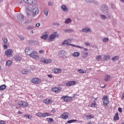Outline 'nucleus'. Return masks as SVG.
<instances>
[{
  "label": "nucleus",
  "mask_w": 124,
  "mask_h": 124,
  "mask_svg": "<svg viewBox=\"0 0 124 124\" xmlns=\"http://www.w3.org/2000/svg\"><path fill=\"white\" fill-rule=\"evenodd\" d=\"M51 116V114L49 113H43V117H49Z\"/></svg>",
  "instance_id": "34"
},
{
  "label": "nucleus",
  "mask_w": 124,
  "mask_h": 124,
  "mask_svg": "<svg viewBox=\"0 0 124 124\" xmlns=\"http://www.w3.org/2000/svg\"><path fill=\"white\" fill-rule=\"evenodd\" d=\"M30 56L33 59H38V58H39L38 53H37V52L35 51H33L32 52H31Z\"/></svg>",
  "instance_id": "7"
},
{
  "label": "nucleus",
  "mask_w": 124,
  "mask_h": 124,
  "mask_svg": "<svg viewBox=\"0 0 124 124\" xmlns=\"http://www.w3.org/2000/svg\"><path fill=\"white\" fill-rule=\"evenodd\" d=\"M52 113H56V110L55 109H53L51 110Z\"/></svg>",
  "instance_id": "58"
},
{
  "label": "nucleus",
  "mask_w": 124,
  "mask_h": 124,
  "mask_svg": "<svg viewBox=\"0 0 124 124\" xmlns=\"http://www.w3.org/2000/svg\"><path fill=\"white\" fill-rule=\"evenodd\" d=\"M24 118H27L28 119H32V116L29 114H25L24 115Z\"/></svg>",
  "instance_id": "36"
},
{
  "label": "nucleus",
  "mask_w": 124,
  "mask_h": 124,
  "mask_svg": "<svg viewBox=\"0 0 124 124\" xmlns=\"http://www.w3.org/2000/svg\"><path fill=\"white\" fill-rule=\"evenodd\" d=\"M57 36H59V33H58L57 32H54L49 36L48 41L50 42L54 41L56 37H57Z\"/></svg>",
  "instance_id": "1"
},
{
  "label": "nucleus",
  "mask_w": 124,
  "mask_h": 124,
  "mask_svg": "<svg viewBox=\"0 0 124 124\" xmlns=\"http://www.w3.org/2000/svg\"><path fill=\"white\" fill-rule=\"evenodd\" d=\"M15 59L16 61H17V62H19L22 60V58L20 57L18 55H16L15 56Z\"/></svg>",
  "instance_id": "21"
},
{
  "label": "nucleus",
  "mask_w": 124,
  "mask_h": 124,
  "mask_svg": "<svg viewBox=\"0 0 124 124\" xmlns=\"http://www.w3.org/2000/svg\"><path fill=\"white\" fill-rule=\"evenodd\" d=\"M97 105L96 102H93L91 104V107H92V108H94L96 107Z\"/></svg>",
  "instance_id": "39"
},
{
  "label": "nucleus",
  "mask_w": 124,
  "mask_h": 124,
  "mask_svg": "<svg viewBox=\"0 0 124 124\" xmlns=\"http://www.w3.org/2000/svg\"><path fill=\"white\" fill-rule=\"evenodd\" d=\"M62 87H55L52 88V91L53 92L56 93H58L62 92Z\"/></svg>",
  "instance_id": "5"
},
{
  "label": "nucleus",
  "mask_w": 124,
  "mask_h": 124,
  "mask_svg": "<svg viewBox=\"0 0 124 124\" xmlns=\"http://www.w3.org/2000/svg\"><path fill=\"white\" fill-rule=\"evenodd\" d=\"M103 42H108L109 41V39L108 38H105L103 39Z\"/></svg>",
  "instance_id": "44"
},
{
  "label": "nucleus",
  "mask_w": 124,
  "mask_h": 124,
  "mask_svg": "<svg viewBox=\"0 0 124 124\" xmlns=\"http://www.w3.org/2000/svg\"><path fill=\"white\" fill-rule=\"evenodd\" d=\"M102 100H103V104L104 106H107L110 102L109 99H108V97L107 95L104 96Z\"/></svg>",
  "instance_id": "2"
},
{
  "label": "nucleus",
  "mask_w": 124,
  "mask_h": 124,
  "mask_svg": "<svg viewBox=\"0 0 124 124\" xmlns=\"http://www.w3.org/2000/svg\"><path fill=\"white\" fill-rule=\"evenodd\" d=\"M44 103L45 104L49 105V104H51V103H53V100L50 99H46L43 100Z\"/></svg>",
  "instance_id": "14"
},
{
  "label": "nucleus",
  "mask_w": 124,
  "mask_h": 124,
  "mask_svg": "<svg viewBox=\"0 0 124 124\" xmlns=\"http://www.w3.org/2000/svg\"><path fill=\"white\" fill-rule=\"evenodd\" d=\"M47 76L49 78H52V75L50 74V75H47Z\"/></svg>",
  "instance_id": "59"
},
{
  "label": "nucleus",
  "mask_w": 124,
  "mask_h": 124,
  "mask_svg": "<svg viewBox=\"0 0 124 124\" xmlns=\"http://www.w3.org/2000/svg\"><path fill=\"white\" fill-rule=\"evenodd\" d=\"M118 60H119L118 56H114L112 58V61H113V62H115V61H118Z\"/></svg>",
  "instance_id": "37"
},
{
  "label": "nucleus",
  "mask_w": 124,
  "mask_h": 124,
  "mask_svg": "<svg viewBox=\"0 0 124 124\" xmlns=\"http://www.w3.org/2000/svg\"><path fill=\"white\" fill-rule=\"evenodd\" d=\"M71 42V40L70 39H68V40H66L65 41H64L63 42V44H66V45H71V46H73L74 47H75V45H71L69 43H70Z\"/></svg>",
  "instance_id": "15"
},
{
  "label": "nucleus",
  "mask_w": 124,
  "mask_h": 124,
  "mask_svg": "<svg viewBox=\"0 0 124 124\" xmlns=\"http://www.w3.org/2000/svg\"><path fill=\"white\" fill-rule=\"evenodd\" d=\"M88 52L83 53L82 55V58H87V57H88Z\"/></svg>",
  "instance_id": "43"
},
{
  "label": "nucleus",
  "mask_w": 124,
  "mask_h": 124,
  "mask_svg": "<svg viewBox=\"0 0 124 124\" xmlns=\"http://www.w3.org/2000/svg\"><path fill=\"white\" fill-rule=\"evenodd\" d=\"M23 1L26 3H29V4H35L36 3L35 0H23Z\"/></svg>",
  "instance_id": "10"
},
{
  "label": "nucleus",
  "mask_w": 124,
  "mask_h": 124,
  "mask_svg": "<svg viewBox=\"0 0 124 124\" xmlns=\"http://www.w3.org/2000/svg\"><path fill=\"white\" fill-rule=\"evenodd\" d=\"M87 124H92V123H91V122H88V123H87Z\"/></svg>",
  "instance_id": "64"
},
{
  "label": "nucleus",
  "mask_w": 124,
  "mask_h": 124,
  "mask_svg": "<svg viewBox=\"0 0 124 124\" xmlns=\"http://www.w3.org/2000/svg\"><path fill=\"white\" fill-rule=\"evenodd\" d=\"M27 106H29V103H28V102L23 101H22V107H27Z\"/></svg>",
  "instance_id": "29"
},
{
  "label": "nucleus",
  "mask_w": 124,
  "mask_h": 124,
  "mask_svg": "<svg viewBox=\"0 0 124 124\" xmlns=\"http://www.w3.org/2000/svg\"><path fill=\"white\" fill-rule=\"evenodd\" d=\"M36 115L37 116V117L42 118V117H43V113H42L41 112H38L36 114Z\"/></svg>",
  "instance_id": "33"
},
{
  "label": "nucleus",
  "mask_w": 124,
  "mask_h": 124,
  "mask_svg": "<svg viewBox=\"0 0 124 124\" xmlns=\"http://www.w3.org/2000/svg\"><path fill=\"white\" fill-rule=\"evenodd\" d=\"M40 62H43V63H50L52 62V60L51 59H46L45 58H41Z\"/></svg>",
  "instance_id": "4"
},
{
  "label": "nucleus",
  "mask_w": 124,
  "mask_h": 124,
  "mask_svg": "<svg viewBox=\"0 0 124 124\" xmlns=\"http://www.w3.org/2000/svg\"><path fill=\"white\" fill-rule=\"evenodd\" d=\"M49 121H48L49 123H50H50H53V122H54V119H53V118H47V120H49Z\"/></svg>",
  "instance_id": "46"
},
{
  "label": "nucleus",
  "mask_w": 124,
  "mask_h": 124,
  "mask_svg": "<svg viewBox=\"0 0 124 124\" xmlns=\"http://www.w3.org/2000/svg\"><path fill=\"white\" fill-rule=\"evenodd\" d=\"M54 73H61L62 72V69L60 68H56L53 70Z\"/></svg>",
  "instance_id": "18"
},
{
  "label": "nucleus",
  "mask_w": 124,
  "mask_h": 124,
  "mask_svg": "<svg viewBox=\"0 0 124 124\" xmlns=\"http://www.w3.org/2000/svg\"><path fill=\"white\" fill-rule=\"evenodd\" d=\"M17 104H18V105H19V106L22 107V105H23V101H20L18 102H17Z\"/></svg>",
  "instance_id": "42"
},
{
  "label": "nucleus",
  "mask_w": 124,
  "mask_h": 124,
  "mask_svg": "<svg viewBox=\"0 0 124 124\" xmlns=\"http://www.w3.org/2000/svg\"><path fill=\"white\" fill-rule=\"evenodd\" d=\"M39 26H40V23H37V24L35 25V27H39Z\"/></svg>",
  "instance_id": "56"
},
{
  "label": "nucleus",
  "mask_w": 124,
  "mask_h": 124,
  "mask_svg": "<svg viewBox=\"0 0 124 124\" xmlns=\"http://www.w3.org/2000/svg\"><path fill=\"white\" fill-rule=\"evenodd\" d=\"M32 12H33V14L37 15L39 13V10L37 7H34L32 9Z\"/></svg>",
  "instance_id": "13"
},
{
  "label": "nucleus",
  "mask_w": 124,
  "mask_h": 124,
  "mask_svg": "<svg viewBox=\"0 0 124 124\" xmlns=\"http://www.w3.org/2000/svg\"><path fill=\"white\" fill-rule=\"evenodd\" d=\"M113 120L114 121H119V120H120V117H119V113L118 112L115 113Z\"/></svg>",
  "instance_id": "19"
},
{
  "label": "nucleus",
  "mask_w": 124,
  "mask_h": 124,
  "mask_svg": "<svg viewBox=\"0 0 124 124\" xmlns=\"http://www.w3.org/2000/svg\"><path fill=\"white\" fill-rule=\"evenodd\" d=\"M39 53L40 54H43V53H44V50H40V51H39Z\"/></svg>",
  "instance_id": "53"
},
{
  "label": "nucleus",
  "mask_w": 124,
  "mask_h": 124,
  "mask_svg": "<svg viewBox=\"0 0 124 124\" xmlns=\"http://www.w3.org/2000/svg\"><path fill=\"white\" fill-rule=\"evenodd\" d=\"M3 47L4 48V49H7V45L4 44L3 45Z\"/></svg>",
  "instance_id": "54"
},
{
  "label": "nucleus",
  "mask_w": 124,
  "mask_h": 124,
  "mask_svg": "<svg viewBox=\"0 0 124 124\" xmlns=\"http://www.w3.org/2000/svg\"><path fill=\"white\" fill-rule=\"evenodd\" d=\"M85 45L86 46H91V45L89 43H85Z\"/></svg>",
  "instance_id": "55"
},
{
  "label": "nucleus",
  "mask_w": 124,
  "mask_h": 124,
  "mask_svg": "<svg viewBox=\"0 0 124 124\" xmlns=\"http://www.w3.org/2000/svg\"><path fill=\"white\" fill-rule=\"evenodd\" d=\"M110 78H111V76H110V75H106L104 77V80L106 82H108V81H110Z\"/></svg>",
  "instance_id": "17"
},
{
  "label": "nucleus",
  "mask_w": 124,
  "mask_h": 124,
  "mask_svg": "<svg viewBox=\"0 0 124 124\" xmlns=\"http://www.w3.org/2000/svg\"><path fill=\"white\" fill-rule=\"evenodd\" d=\"M102 59V56L101 55H98L96 57V61H97V62H99V61H101Z\"/></svg>",
  "instance_id": "30"
},
{
  "label": "nucleus",
  "mask_w": 124,
  "mask_h": 124,
  "mask_svg": "<svg viewBox=\"0 0 124 124\" xmlns=\"http://www.w3.org/2000/svg\"><path fill=\"white\" fill-rule=\"evenodd\" d=\"M17 18L18 20H19V21H21L24 19V16H23L22 14H18L17 16Z\"/></svg>",
  "instance_id": "20"
},
{
  "label": "nucleus",
  "mask_w": 124,
  "mask_h": 124,
  "mask_svg": "<svg viewBox=\"0 0 124 124\" xmlns=\"http://www.w3.org/2000/svg\"><path fill=\"white\" fill-rule=\"evenodd\" d=\"M34 27H32V26H29L28 27V30H32V29H34Z\"/></svg>",
  "instance_id": "51"
},
{
  "label": "nucleus",
  "mask_w": 124,
  "mask_h": 124,
  "mask_svg": "<svg viewBox=\"0 0 124 124\" xmlns=\"http://www.w3.org/2000/svg\"><path fill=\"white\" fill-rule=\"evenodd\" d=\"M82 31L84 32H89V31H91V29L90 28H84L82 30Z\"/></svg>",
  "instance_id": "31"
},
{
  "label": "nucleus",
  "mask_w": 124,
  "mask_h": 124,
  "mask_svg": "<svg viewBox=\"0 0 124 124\" xmlns=\"http://www.w3.org/2000/svg\"><path fill=\"white\" fill-rule=\"evenodd\" d=\"M6 65H7L8 66H10V65H11L12 64V61L9 60L7 61L6 62Z\"/></svg>",
  "instance_id": "32"
},
{
  "label": "nucleus",
  "mask_w": 124,
  "mask_h": 124,
  "mask_svg": "<svg viewBox=\"0 0 124 124\" xmlns=\"http://www.w3.org/2000/svg\"><path fill=\"white\" fill-rule=\"evenodd\" d=\"M74 122H77V120H69L67 122L68 124H72V123H74Z\"/></svg>",
  "instance_id": "38"
},
{
  "label": "nucleus",
  "mask_w": 124,
  "mask_h": 124,
  "mask_svg": "<svg viewBox=\"0 0 124 124\" xmlns=\"http://www.w3.org/2000/svg\"><path fill=\"white\" fill-rule=\"evenodd\" d=\"M106 87V85H105L104 86L101 85V88H104Z\"/></svg>",
  "instance_id": "60"
},
{
  "label": "nucleus",
  "mask_w": 124,
  "mask_h": 124,
  "mask_svg": "<svg viewBox=\"0 0 124 124\" xmlns=\"http://www.w3.org/2000/svg\"><path fill=\"white\" fill-rule=\"evenodd\" d=\"M94 118V117L91 115H87L86 116V118L87 119V120H91V119H93Z\"/></svg>",
  "instance_id": "26"
},
{
  "label": "nucleus",
  "mask_w": 124,
  "mask_h": 124,
  "mask_svg": "<svg viewBox=\"0 0 124 124\" xmlns=\"http://www.w3.org/2000/svg\"><path fill=\"white\" fill-rule=\"evenodd\" d=\"M19 39H20V40H24V38H24L23 36H22V35L19 36Z\"/></svg>",
  "instance_id": "49"
},
{
  "label": "nucleus",
  "mask_w": 124,
  "mask_h": 124,
  "mask_svg": "<svg viewBox=\"0 0 124 124\" xmlns=\"http://www.w3.org/2000/svg\"><path fill=\"white\" fill-rule=\"evenodd\" d=\"M65 51L63 50L59 52V54H60L61 55H62V54L63 55V54H65Z\"/></svg>",
  "instance_id": "48"
},
{
  "label": "nucleus",
  "mask_w": 124,
  "mask_h": 124,
  "mask_svg": "<svg viewBox=\"0 0 124 124\" xmlns=\"http://www.w3.org/2000/svg\"><path fill=\"white\" fill-rule=\"evenodd\" d=\"M110 59V56L109 55H105L104 57V60H109Z\"/></svg>",
  "instance_id": "41"
},
{
  "label": "nucleus",
  "mask_w": 124,
  "mask_h": 124,
  "mask_svg": "<svg viewBox=\"0 0 124 124\" xmlns=\"http://www.w3.org/2000/svg\"><path fill=\"white\" fill-rule=\"evenodd\" d=\"M76 85V81H70L66 83V85L67 87H70L71 86Z\"/></svg>",
  "instance_id": "12"
},
{
  "label": "nucleus",
  "mask_w": 124,
  "mask_h": 124,
  "mask_svg": "<svg viewBox=\"0 0 124 124\" xmlns=\"http://www.w3.org/2000/svg\"><path fill=\"white\" fill-rule=\"evenodd\" d=\"M68 115H69L68 112H64L61 114V117L63 119V120H67L69 118Z\"/></svg>",
  "instance_id": "9"
},
{
  "label": "nucleus",
  "mask_w": 124,
  "mask_h": 124,
  "mask_svg": "<svg viewBox=\"0 0 124 124\" xmlns=\"http://www.w3.org/2000/svg\"><path fill=\"white\" fill-rule=\"evenodd\" d=\"M72 56L73 57H79L80 56V53L77 52H74Z\"/></svg>",
  "instance_id": "27"
},
{
  "label": "nucleus",
  "mask_w": 124,
  "mask_h": 124,
  "mask_svg": "<svg viewBox=\"0 0 124 124\" xmlns=\"http://www.w3.org/2000/svg\"><path fill=\"white\" fill-rule=\"evenodd\" d=\"M6 89V85H2L0 86V90L1 91H4Z\"/></svg>",
  "instance_id": "28"
},
{
  "label": "nucleus",
  "mask_w": 124,
  "mask_h": 124,
  "mask_svg": "<svg viewBox=\"0 0 124 124\" xmlns=\"http://www.w3.org/2000/svg\"><path fill=\"white\" fill-rule=\"evenodd\" d=\"M118 111H119L120 113H123V108H119L118 109Z\"/></svg>",
  "instance_id": "47"
},
{
  "label": "nucleus",
  "mask_w": 124,
  "mask_h": 124,
  "mask_svg": "<svg viewBox=\"0 0 124 124\" xmlns=\"http://www.w3.org/2000/svg\"><path fill=\"white\" fill-rule=\"evenodd\" d=\"M28 43L29 44H31L32 43V42H31V41H28Z\"/></svg>",
  "instance_id": "61"
},
{
  "label": "nucleus",
  "mask_w": 124,
  "mask_h": 124,
  "mask_svg": "<svg viewBox=\"0 0 124 124\" xmlns=\"http://www.w3.org/2000/svg\"><path fill=\"white\" fill-rule=\"evenodd\" d=\"M71 22H72V20L70 18H67L65 21V24H69V23H71Z\"/></svg>",
  "instance_id": "35"
},
{
  "label": "nucleus",
  "mask_w": 124,
  "mask_h": 124,
  "mask_svg": "<svg viewBox=\"0 0 124 124\" xmlns=\"http://www.w3.org/2000/svg\"><path fill=\"white\" fill-rule=\"evenodd\" d=\"M48 36L49 35H48V34H45L44 35H42L41 37V38L42 39H44L45 40H46L48 38Z\"/></svg>",
  "instance_id": "24"
},
{
  "label": "nucleus",
  "mask_w": 124,
  "mask_h": 124,
  "mask_svg": "<svg viewBox=\"0 0 124 124\" xmlns=\"http://www.w3.org/2000/svg\"><path fill=\"white\" fill-rule=\"evenodd\" d=\"M22 74H29V73H30V71H29V70H27L25 69H23L22 71H21Z\"/></svg>",
  "instance_id": "23"
},
{
  "label": "nucleus",
  "mask_w": 124,
  "mask_h": 124,
  "mask_svg": "<svg viewBox=\"0 0 124 124\" xmlns=\"http://www.w3.org/2000/svg\"><path fill=\"white\" fill-rule=\"evenodd\" d=\"M78 72H79V73H80L81 74H84V73H87V70L80 69L78 70Z\"/></svg>",
  "instance_id": "25"
},
{
  "label": "nucleus",
  "mask_w": 124,
  "mask_h": 124,
  "mask_svg": "<svg viewBox=\"0 0 124 124\" xmlns=\"http://www.w3.org/2000/svg\"><path fill=\"white\" fill-rule=\"evenodd\" d=\"M65 31H68V32H69V31H71V30H65Z\"/></svg>",
  "instance_id": "63"
},
{
  "label": "nucleus",
  "mask_w": 124,
  "mask_h": 124,
  "mask_svg": "<svg viewBox=\"0 0 124 124\" xmlns=\"http://www.w3.org/2000/svg\"><path fill=\"white\" fill-rule=\"evenodd\" d=\"M31 82L33 84H40L41 83V79L38 78H34L31 79Z\"/></svg>",
  "instance_id": "6"
},
{
  "label": "nucleus",
  "mask_w": 124,
  "mask_h": 124,
  "mask_svg": "<svg viewBox=\"0 0 124 124\" xmlns=\"http://www.w3.org/2000/svg\"><path fill=\"white\" fill-rule=\"evenodd\" d=\"M62 99H63V101L65 102H68L72 100V98L71 97L67 96H63L61 97Z\"/></svg>",
  "instance_id": "8"
},
{
  "label": "nucleus",
  "mask_w": 124,
  "mask_h": 124,
  "mask_svg": "<svg viewBox=\"0 0 124 124\" xmlns=\"http://www.w3.org/2000/svg\"><path fill=\"white\" fill-rule=\"evenodd\" d=\"M17 114H22V112L20 110H19L17 112Z\"/></svg>",
  "instance_id": "62"
},
{
  "label": "nucleus",
  "mask_w": 124,
  "mask_h": 124,
  "mask_svg": "<svg viewBox=\"0 0 124 124\" xmlns=\"http://www.w3.org/2000/svg\"><path fill=\"white\" fill-rule=\"evenodd\" d=\"M5 54L8 58H10V57H12V54H13V50L10 49H7L5 52Z\"/></svg>",
  "instance_id": "3"
},
{
  "label": "nucleus",
  "mask_w": 124,
  "mask_h": 124,
  "mask_svg": "<svg viewBox=\"0 0 124 124\" xmlns=\"http://www.w3.org/2000/svg\"><path fill=\"white\" fill-rule=\"evenodd\" d=\"M44 13L46 16H48V10L47 9H45Z\"/></svg>",
  "instance_id": "40"
},
{
  "label": "nucleus",
  "mask_w": 124,
  "mask_h": 124,
  "mask_svg": "<svg viewBox=\"0 0 124 124\" xmlns=\"http://www.w3.org/2000/svg\"><path fill=\"white\" fill-rule=\"evenodd\" d=\"M121 98H122V99H124V93H123Z\"/></svg>",
  "instance_id": "57"
},
{
  "label": "nucleus",
  "mask_w": 124,
  "mask_h": 124,
  "mask_svg": "<svg viewBox=\"0 0 124 124\" xmlns=\"http://www.w3.org/2000/svg\"><path fill=\"white\" fill-rule=\"evenodd\" d=\"M101 9L103 13L105 14L108 13V7H107V6H106L105 5H102L101 6Z\"/></svg>",
  "instance_id": "11"
},
{
  "label": "nucleus",
  "mask_w": 124,
  "mask_h": 124,
  "mask_svg": "<svg viewBox=\"0 0 124 124\" xmlns=\"http://www.w3.org/2000/svg\"><path fill=\"white\" fill-rule=\"evenodd\" d=\"M61 8L64 12H67V11H68V9L66 8V6L65 5H62L61 6Z\"/></svg>",
  "instance_id": "22"
},
{
  "label": "nucleus",
  "mask_w": 124,
  "mask_h": 124,
  "mask_svg": "<svg viewBox=\"0 0 124 124\" xmlns=\"http://www.w3.org/2000/svg\"><path fill=\"white\" fill-rule=\"evenodd\" d=\"M101 19H106V16L105 15H101Z\"/></svg>",
  "instance_id": "50"
},
{
  "label": "nucleus",
  "mask_w": 124,
  "mask_h": 124,
  "mask_svg": "<svg viewBox=\"0 0 124 124\" xmlns=\"http://www.w3.org/2000/svg\"><path fill=\"white\" fill-rule=\"evenodd\" d=\"M2 40H3V42L4 43H7V38H2Z\"/></svg>",
  "instance_id": "45"
},
{
  "label": "nucleus",
  "mask_w": 124,
  "mask_h": 124,
  "mask_svg": "<svg viewBox=\"0 0 124 124\" xmlns=\"http://www.w3.org/2000/svg\"><path fill=\"white\" fill-rule=\"evenodd\" d=\"M0 124H5V122H4V121L0 120Z\"/></svg>",
  "instance_id": "52"
},
{
  "label": "nucleus",
  "mask_w": 124,
  "mask_h": 124,
  "mask_svg": "<svg viewBox=\"0 0 124 124\" xmlns=\"http://www.w3.org/2000/svg\"><path fill=\"white\" fill-rule=\"evenodd\" d=\"M25 51V54L26 55H29V56L31 55V48L29 46L26 47Z\"/></svg>",
  "instance_id": "16"
}]
</instances>
